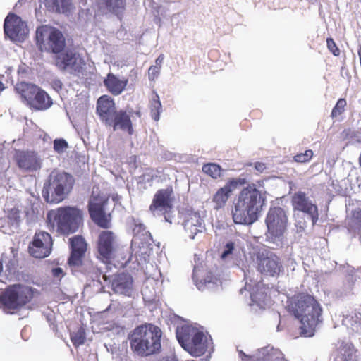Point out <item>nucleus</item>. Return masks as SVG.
I'll return each mask as SVG.
<instances>
[{
    "mask_svg": "<svg viewBox=\"0 0 361 361\" xmlns=\"http://www.w3.org/2000/svg\"><path fill=\"white\" fill-rule=\"evenodd\" d=\"M265 195V192L258 190L254 184L243 188L232 209L233 221L246 225L255 222L259 219L266 201Z\"/></svg>",
    "mask_w": 361,
    "mask_h": 361,
    "instance_id": "nucleus-1",
    "label": "nucleus"
},
{
    "mask_svg": "<svg viewBox=\"0 0 361 361\" xmlns=\"http://www.w3.org/2000/svg\"><path fill=\"white\" fill-rule=\"evenodd\" d=\"M288 309L300 322L301 334L305 337L314 336L322 321V310L318 302L308 294H298L288 302Z\"/></svg>",
    "mask_w": 361,
    "mask_h": 361,
    "instance_id": "nucleus-2",
    "label": "nucleus"
},
{
    "mask_svg": "<svg viewBox=\"0 0 361 361\" xmlns=\"http://www.w3.org/2000/svg\"><path fill=\"white\" fill-rule=\"evenodd\" d=\"M162 331L152 324L140 325L133 330L129 336L130 348L140 356H148L160 351Z\"/></svg>",
    "mask_w": 361,
    "mask_h": 361,
    "instance_id": "nucleus-3",
    "label": "nucleus"
},
{
    "mask_svg": "<svg viewBox=\"0 0 361 361\" xmlns=\"http://www.w3.org/2000/svg\"><path fill=\"white\" fill-rule=\"evenodd\" d=\"M176 338L183 348L195 357L204 354L212 345L210 336L202 327L188 322L177 326Z\"/></svg>",
    "mask_w": 361,
    "mask_h": 361,
    "instance_id": "nucleus-4",
    "label": "nucleus"
},
{
    "mask_svg": "<svg viewBox=\"0 0 361 361\" xmlns=\"http://www.w3.org/2000/svg\"><path fill=\"white\" fill-rule=\"evenodd\" d=\"M48 226L60 234L68 235L78 231L82 212L74 207H61L49 211L47 214Z\"/></svg>",
    "mask_w": 361,
    "mask_h": 361,
    "instance_id": "nucleus-5",
    "label": "nucleus"
},
{
    "mask_svg": "<svg viewBox=\"0 0 361 361\" xmlns=\"http://www.w3.org/2000/svg\"><path fill=\"white\" fill-rule=\"evenodd\" d=\"M73 183L74 179L68 173L52 171L42 190V197L49 203H59L70 192Z\"/></svg>",
    "mask_w": 361,
    "mask_h": 361,
    "instance_id": "nucleus-6",
    "label": "nucleus"
},
{
    "mask_svg": "<svg viewBox=\"0 0 361 361\" xmlns=\"http://www.w3.org/2000/svg\"><path fill=\"white\" fill-rule=\"evenodd\" d=\"M32 297L31 288L20 284L10 286L0 295V309L6 313L12 314L28 303Z\"/></svg>",
    "mask_w": 361,
    "mask_h": 361,
    "instance_id": "nucleus-7",
    "label": "nucleus"
},
{
    "mask_svg": "<svg viewBox=\"0 0 361 361\" xmlns=\"http://www.w3.org/2000/svg\"><path fill=\"white\" fill-rule=\"evenodd\" d=\"M37 45L42 51L59 54L65 47V38L61 31L47 25L36 30Z\"/></svg>",
    "mask_w": 361,
    "mask_h": 361,
    "instance_id": "nucleus-8",
    "label": "nucleus"
},
{
    "mask_svg": "<svg viewBox=\"0 0 361 361\" xmlns=\"http://www.w3.org/2000/svg\"><path fill=\"white\" fill-rule=\"evenodd\" d=\"M287 224L288 217L282 208H270L266 218L268 230L267 236L276 245L281 243Z\"/></svg>",
    "mask_w": 361,
    "mask_h": 361,
    "instance_id": "nucleus-9",
    "label": "nucleus"
},
{
    "mask_svg": "<svg viewBox=\"0 0 361 361\" xmlns=\"http://www.w3.org/2000/svg\"><path fill=\"white\" fill-rule=\"evenodd\" d=\"M107 202L108 196L102 192L98 187H94L88 203V210L92 221L102 228H107L110 221L105 212Z\"/></svg>",
    "mask_w": 361,
    "mask_h": 361,
    "instance_id": "nucleus-10",
    "label": "nucleus"
},
{
    "mask_svg": "<svg viewBox=\"0 0 361 361\" xmlns=\"http://www.w3.org/2000/svg\"><path fill=\"white\" fill-rule=\"evenodd\" d=\"M244 279L245 285L243 289H240V293L243 294L247 292L250 295L252 303L257 304L261 308H265L268 305V298L267 293L261 281H258L259 274H257V279H254V271L250 269H243Z\"/></svg>",
    "mask_w": 361,
    "mask_h": 361,
    "instance_id": "nucleus-11",
    "label": "nucleus"
},
{
    "mask_svg": "<svg viewBox=\"0 0 361 361\" xmlns=\"http://www.w3.org/2000/svg\"><path fill=\"white\" fill-rule=\"evenodd\" d=\"M257 263L258 271L269 276L278 275L282 269L279 258L274 253L267 250L257 253Z\"/></svg>",
    "mask_w": 361,
    "mask_h": 361,
    "instance_id": "nucleus-12",
    "label": "nucleus"
},
{
    "mask_svg": "<svg viewBox=\"0 0 361 361\" xmlns=\"http://www.w3.org/2000/svg\"><path fill=\"white\" fill-rule=\"evenodd\" d=\"M56 65L71 73L80 72L85 65L84 60L71 49L61 51L56 58Z\"/></svg>",
    "mask_w": 361,
    "mask_h": 361,
    "instance_id": "nucleus-13",
    "label": "nucleus"
},
{
    "mask_svg": "<svg viewBox=\"0 0 361 361\" xmlns=\"http://www.w3.org/2000/svg\"><path fill=\"white\" fill-rule=\"evenodd\" d=\"M4 32L13 41H23L28 30L25 22L15 14H8L4 20Z\"/></svg>",
    "mask_w": 361,
    "mask_h": 361,
    "instance_id": "nucleus-14",
    "label": "nucleus"
},
{
    "mask_svg": "<svg viewBox=\"0 0 361 361\" xmlns=\"http://www.w3.org/2000/svg\"><path fill=\"white\" fill-rule=\"evenodd\" d=\"M97 250L99 258L107 263L114 256L116 250V237L109 231H102L98 238Z\"/></svg>",
    "mask_w": 361,
    "mask_h": 361,
    "instance_id": "nucleus-15",
    "label": "nucleus"
},
{
    "mask_svg": "<svg viewBox=\"0 0 361 361\" xmlns=\"http://www.w3.org/2000/svg\"><path fill=\"white\" fill-rule=\"evenodd\" d=\"M51 246V235L47 232L40 231L35 233L29 246V252L35 258H44L50 254Z\"/></svg>",
    "mask_w": 361,
    "mask_h": 361,
    "instance_id": "nucleus-16",
    "label": "nucleus"
},
{
    "mask_svg": "<svg viewBox=\"0 0 361 361\" xmlns=\"http://www.w3.org/2000/svg\"><path fill=\"white\" fill-rule=\"evenodd\" d=\"M17 252L14 248L0 255V281L6 283L5 280H11L14 277L17 270Z\"/></svg>",
    "mask_w": 361,
    "mask_h": 361,
    "instance_id": "nucleus-17",
    "label": "nucleus"
},
{
    "mask_svg": "<svg viewBox=\"0 0 361 361\" xmlns=\"http://www.w3.org/2000/svg\"><path fill=\"white\" fill-rule=\"evenodd\" d=\"M244 184V179L232 178L228 180L226 183L216 190L212 197V202L214 203V209L219 210L224 208L228 199L233 194V192L238 185Z\"/></svg>",
    "mask_w": 361,
    "mask_h": 361,
    "instance_id": "nucleus-18",
    "label": "nucleus"
},
{
    "mask_svg": "<svg viewBox=\"0 0 361 361\" xmlns=\"http://www.w3.org/2000/svg\"><path fill=\"white\" fill-rule=\"evenodd\" d=\"M144 231L145 227L142 224L136 226L133 229L135 235L132 240L131 248L136 258L138 256L149 255L150 252V243H149V234L147 231L140 234V231ZM143 258L145 259V257H143Z\"/></svg>",
    "mask_w": 361,
    "mask_h": 361,
    "instance_id": "nucleus-19",
    "label": "nucleus"
},
{
    "mask_svg": "<svg viewBox=\"0 0 361 361\" xmlns=\"http://www.w3.org/2000/svg\"><path fill=\"white\" fill-rule=\"evenodd\" d=\"M292 204L295 210L307 214L312 219L313 225L316 224L318 220L317 207L306 197L303 192L299 191L293 195Z\"/></svg>",
    "mask_w": 361,
    "mask_h": 361,
    "instance_id": "nucleus-20",
    "label": "nucleus"
},
{
    "mask_svg": "<svg viewBox=\"0 0 361 361\" xmlns=\"http://www.w3.org/2000/svg\"><path fill=\"white\" fill-rule=\"evenodd\" d=\"M193 281L200 290L213 288L220 283L219 278L202 267L196 266L193 270Z\"/></svg>",
    "mask_w": 361,
    "mask_h": 361,
    "instance_id": "nucleus-21",
    "label": "nucleus"
},
{
    "mask_svg": "<svg viewBox=\"0 0 361 361\" xmlns=\"http://www.w3.org/2000/svg\"><path fill=\"white\" fill-rule=\"evenodd\" d=\"M171 188L159 190L154 195L150 210L154 215L165 214L171 209Z\"/></svg>",
    "mask_w": 361,
    "mask_h": 361,
    "instance_id": "nucleus-22",
    "label": "nucleus"
},
{
    "mask_svg": "<svg viewBox=\"0 0 361 361\" xmlns=\"http://www.w3.org/2000/svg\"><path fill=\"white\" fill-rule=\"evenodd\" d=\"M238 355L241 361H273L282 358L281 351L270 345L258 349L252 356L246 355L242 350H238Z\"/></svg>",
    "mask_w": 361,
    "mask_h": 361,
    "instance_id": "nucleus-23",
    "label": "nucleus"
},
{
    "mask_svg": "<svg viewBox=\"0 0 361 361\" xmlns=\"http://www.w3.org/2000/svg\"><path fill=\"white\" fill-rule=\"evenodd\" d=\"M183 225L185 235L192 240L204 230V220L198 212L188 213Z\"/></svg>",
    "mask_w": 361,
    "mask_h": 361,
    "instance_id": "nucleus-24",
    "label": "nucleus"
},
{
    "mask_svg": "<svg viewBox=\"0 0 361 361\" xmlns=\"http://www.w3.org/2000/svg\"><path fill=\"white\" fill-rule=\"evenodd\" d=\"M111 288L117 294L131 296L133 293L132 276L126 273H121L114 276L111 281Z\"/></svg>",
    "mask_w": 361,
    "mask_h": 361,
    "instance_id": "nucleus-25",
    "label": "nucleus"
},
{
    "mask_svg": "<svg viewBox=\"0 0 361 361\" xmlns=\"http://www.w3.org/2000/svg\"><path fill=\"white\" fill-rule=\"evenodd\" d=\"M16 160L19 167L27 171H36L42 166V160L33 152H18Z\"/></svg>",
    "mask_w": 361,
    "mask_h": 361,
    "instance_id": "nucleus-26",
    "label": "nucleus"
},
{
    "mask_svg": "<svg viewBox=\"0 0 361 361\" xmlns=\"http://www.w3.org/2000/svg\"><path fill=\"white\" fill-rule=\"evenodd\" d=\"M245 254V240L239 237L228 240L223 248L221 257L224 260L238 259Z\"/></svg>",
    "mask_w": 361,
    "mask_h": 361,
    "instance_id": "nucleus-27",
    "label": "nucleus"
},
{
    "mask_svg": "<svg viewBox=\"0 0 361 361\" xmlns=\"http://www.w3.org/2000/svg\"><path fill=\"white\" fill-rule=\"evenodd\" d=\"M71 246V255L68 259V264L71 267H78L81 264V258L87 249V243L80 235H76L70 239Z\"/></svg>",
    "mask_w": 361,
    "mask_h": 361,
    "instance_id": "nucleus-28",
    "label": "nucleus"
},
{
    "mask_svg": "<svg viewBox=\"0 0 361 361\" xmlns=\"http://www.w3.org/2000/svg\"><path fill=\"white\" fill-rule=\"evenodd\" d=\"M97 111L107 125H111L112 116L116 113L113 99L107 95L100 97L97 100Z\"/></svg>",
    "mask_w": 361,
    "mask_h": 361,
    "instance_id": "nucleus-29",
    "label": "nucleus"
},
{
    "mask_svg": "<svg viewBox=\"0 0 361 361\" xmlns=\"http://www.w3.org/2000/svg\"><path fill=\"white\" fill-rule=\"evenodd\" d=\"M50 12L68 15L74 8L71 0H39Z\"/></svg>",
    "mask_w": 361,
    "mask_h": 361,
    "instance_id": "nucleus-30",
    "label": "nucleus"
},
{
    "mask_svg": "<svg viewBox=\"0 0 361 361\" xmlns=\"http://www.w3.org/2000/svg\"><path fill=\"white\" fill-rule=\"evenodd\" d=\"M52 104V99L49 95L38 87L28 106L38 111H44L50 108Z\"/></svg>",
    "mask_w": 361,
    "mask_h": 361,
    "instance_id": "nucleus-31",
    "label": "nucleus"
},
{
    "mask_svg": "<svg viewBox=\"0 0 361 361\" xmlns=\"http://www.w3.org/2000/svg\"><path fill=\"white\" fill-rule=\"evenodd\" d=\"M104 84L108 91L114 95H119L125 90L128 80L126 78H119L116 75L109 73L104 80Z\"/></svg>",
    "mask_w": 361,
    "mask_h": 361,
    "instance_id": "nucleus-32",
    "label": "nucleus"
},
{
    "mask_svg": "<svg viewBox=\"0 0 361 361\" xmlns=\"http://www.w3.org/2000/svg\"><path fill=\"white\" fill-rule=\"evenodd\" d=\"M113 117V122L111 126H113L114 130H121L128 132L130 135L133 134L132 123L129 115L123 111L116 112Z\"/></svg>",
    "mask_w": 361,
    "mask_h": 361,
    "instance_id": "nucleus-33",
    "label": "nucleus"
},
{
    "mask_svg": "<svg viewBox=\"0 0 361 361\" xmlns=\"http://www.w3.org/2000/svg\"><path fill=\"white\" fill-rule=\"evenodd\" d=\"M38 86L25 82H18L15 86V91L23 102L28 105L37 91Z\"/></svg>",
    "mask_w": 361,
    "mask_h": 361,
    "instance_id": "nucleus-34",
    "label": "nucleus"
},
{
    "mask_svg": "<svg viewBox=\"0 0 361 361\" xmlns=\"http://www.w3.org/2000/svg\"><path fill=\"white\" fill-rule=\"evenodd\" d=\"M334 361H356L352 344L343 343L337 350Z\"/></svg>",
    "mask_w": 361,
    "mask_h": 361,
    "instance_id": "nucleus-35",
    "label": "nucleus"
},
{
    "mask_svg": "<svg viewBox=\"0 0 361 361\" xmlns=\"http://www.w3.org/2000/svg\"><path fill=\"white\" fill-rule=\"evenodd\" d=\"M8 224L11 225L10 231L5 228L4 225L3 224V219H0V226L1 228V231L4 233H14L17 231L20 222V213L17 209H11L10 213L7 216Z\"/></svg>",
    "mask_w": 361,
    "mask_h": 361,
    "instance_id": "nucleus-36",
    "label": "nucleus"
},
{
    "mask_svg": "<svg viewBox=\"0 0 361 361\" xmlns=\"http://www.w3.org/2000/svg\"><path fill=\"white\" fill-rule=\"evenodd\" d=\"M39 201L37 197H33V200H30L29 205L26 207L25 213L30 220H34L39 214Z\"/></svg>",
    "mask_w": 361,
    "mask_h": 361,
    "instance_id": "nucleus-37",
    "label": "nucleus"
},
{
    "mask_svg": "<svg viewBox=\"0 0 361 361\" xmlns=\"http://www.w3.org/2000/svg\"><path fill=\"white\" fill-rule=\"evenodd\" d=\"M161 109V104L159 96L154 94L151 101V114L152 118L157 121L159 120L160 112Z\"/></svg>",
    "mask_w": 361,
    "mask_h": 361,
    "instance_id": "nucleus-38",
    "label": "nucleus"
},
{
    "mask_svg": "<svg viewBox=\"0 0 361 361\" xmlns=\"http://www.w3.org/2000/svg\"><path fill=\"white\" fill-rule=\"evenodd\" d=\"M202 171L213 178H217L221 175L220 166L213 163L204 165Z\"/></svg>",
    "mask_w": 361,
    "mask_h": 361,
    "instance_id": "nucleus-39",
    "label": "nucleus"
},
{
    "mask_svg": "<svg viewBox=\"0 0 361 361\" xmlns=\"http://www.w3.org/2000/svg\"><path fill=\"white\" fill-rule=\"evenodd\" d=\"M349 224L352 228L357 229L361 232V208H357L353 212V216Z\"/></svg>",
    "mask_w": 361,
    "mask_h": 361,
    "instance_id": "nucleus-40",
    "label": "nucleus"
},
{
    "mask_svg": "<svg viewBox=\"0 0 361 361\" xmlns=\"http://www.w3.org/2000/svg\"><path fill=\"white\" fill-rule=\"evenodd\" d=\"M71 341L75 346L82 345L85 341V334L82 329L73 333L71 336Z\"/></svg>",
    "mask_w": 361,
    "mask_h": 361,
    "instance_id": "nucleus-41",
    "label": "nucleus"
},
{
    "mask_svg": "<svg viewBox=\"0 0 361 361\" xmlns=\"http://www.w3.org/2000/svg\"><path fill=\"white\" fill-rule=\"evenodd\" d=\"M54 149L58 154H63L68 148V144L64 139H55L54 140Z\"/></svg>",
    "mask_w": 361,
    "mask_h": 361,
    "instance_id": "nucleus-42",
    "label": "nucleus"
},
{
    "mask_svg": "<svg viewBox=\"0 0 361 361\" xmlns=\"http://www.w3.org/2000/svg\"><path fill=\"white\" fill-rule=\"evenodd\" d=\"M106 6L112 11L117 12L123 8L125 5L124 0H104Z\"/></svg>",
    "mask_w": 361,
    "mask_h": 361,
    "instance_id": "nucleus-43",
    "label": "nucleus"
},
{
    "mask_svg": "<svg viewBox=\"0 0 361 361\" xmlns=\"http://www.w3.org/2000/svg\"><path fill=\"white\" fill-rule=\"evenodd\" d=\"M346 104L347 102L345 99H339L332 110L331 116L333 118H336L337 116H340L344 111Z\"/></svg>",
    "mask_w": 361,
    "mask_h": 361,
    "instance_id": "nucleus-44",
    "label": "nucleus"
},
{
    "mask_svg": "<svg viewBox=\"0 0 361 361\" xmlns=\"http://www.w3.org/2000/svg\"><path fill=\"white\" fill-rule=\"evenodd\" d=\"M313 156V152L310 149L306 150L304 153H300L294 157L297 162L304 163L311 159Z\"/></svg>",
    "mask_w": 361,
    "mask_h": 361,
    "instance_id": "nucleus-45",
    "label": "nucleus"
},
{
    "mask_svg": "<svg viewBox=\"0 0 361 361\" xmlns=\"http://www.w3.org/2000/svg\"><path fill=\"white\" fill-rule=\"evenodd\" d=\"M160 69L157 66H150L148 71L149 79L150 80H155L159 74Z\"/></svg>",
    "mask_w": 361,
    "mask_h": 361,
    "instance_id": "nucleus-46",
    "label": "nucleus"
},
{
    "mask_svg": "<svg viewBox=\"0 0 361 361\" xmlns=\"http://www.w3.org/2000/svg\"><path fill=\"white\" fill-rule=\"evenodd\" d=\"M328 49L335 56L339 55V49L336 47V45L332 39H327L326 40Z\"/></svg>",
    "mask_w": 361,
    "mask_h": 361,
    "instance_id": "nucleus-47",
    "label": "nucleus"
},
{
    "mask_svg": "<svg viewBox=\"0 0 361 361\" xmlns=\"http://www.w3.org/2000/svg\"><path fill=\"white\" fill-rule=\"evenodd\" d=\"M142 294L145 299L151 300L153 299L155 295V291H151L148 290V286L147 285H146V286L144 287L143 289L142 290Z\"/></svg>",
    "mask_w": 361,
    "mask_h": 361,
    "instance_id": "nucleus-48",
    "label": "nucleus"
},
{
    "mask_svg": "<svg viewBox=\"0 0 361 361\" xmlns=\"http://www.w3.org/2000/svg\"><path fill=\"white\" fill-rule=\"evenodd\" d=\"M53 276L60 281L64 276L63 271L60 267L54 268L51 271Z\"/></svg>",
    "mask_w": 361,
    "mask_h": 361,
    "instance_id": "nucleus-49",
    "label": "nucleus"
},
{
    "mask_svg": "<svg viewBox=\"0 0 361 361\" xmlns=\"http://www.w3.org/2000/svg\"><path fill=\"white\" fill-rule=\"evenodd\" d=\"M254 168L257 171L262 173L267 169V166L265 164L262 162H255L254 164Z\"/></svg>",
    "mask_w": 361,
    "mask_h": 361,
    "instance_id": "nucleus-50",
    "label": "nucleus"
},
{
    "mask_svg": "<svg viewBox=\"0 0 361 361\" xmlns=\"http://www.w3.org/2000/svg\"><path fill=\"white\" fill-rule=\"evenodd\" d=\"M164 60V54H160L157 57V59L155 60V63H156L155 66H157L158 67H159V68H161Z\"/></svg>",
    "mask_w": 361,
    "mask_h": 361,
    "instance_id": "nucleus-51",
    "label": "nucleus"
},
{
    "mask_svg": "<svg viewBox=\"0 0 361 361\" xmlns=\"http://www.w3.org/2000/svg\"><path fill=\"white\" fill-rule=\"evenodd\" d=\"M52 86L56 90H61L62 87V82L59 80H54L52 82Z\"/></svg>",
    "mask_w": 361,
    "mask_h": 361,
    "instance_id": "nucleus-52",
    "label": "nucleus"
},
{
    "mask_svg": "<svg viewBox=\"0 0 361 361\" xmlns=\"http://www.w3.org/2000/svg\"><path fill=\"white\" fill-rule=\"evenodd\" d=\"M295 226L298 228V231H302L304 230L305 227V222L301 221H296Z\"/></svg>",
    "mask_w": 361,
    "mask_h": 361,
    "instance_id": "nucleus-53",
    "label": "nucleus"
},
{
    "mask_svg": "<svg viewBox=\"0 0 361 361\" xmlns=\"http://www.w3.org/2000/svg\"><path fill=\"white\" fill-rule=\"evenodd\" d=\"M348 272L349 274L353 276V274L355 272V269L353 268H349L348 269Z\"/></svg>",
    "mask_w": 361,
    "mask_h": 361,
    "instance_id": "nucleus-54",
    "label": "nucleus"
},
{
    "mask_svg": "<svg viewBox=\"0 0 361 361\" xmlns=\"http://www.w3.org/2000/svg\"><path fill=\"white\" fill-rule=\"evenodd\" d=\"M5 89L4 85L0 82V93Z\"/></svg>",
    "mask_w": 361,
    "mask_h": 361,
    "instance_id": "nucleus-55",
    "label": "nucleus"
},
{
    "mask_svg": "<svg viewBox=\"0 0 361 361\" xmlns=\"http://www.w3.org/2000/svg\"><path fill=\"white\" fill-rule=\"evenodd\" d=\"M165 220L166 221H169V222L171 223V221L169 220V218L167 216H166V215H165Z\"/></svg>",
    "mask_w": 361,
    "mask_h": 361,
    "instance_id": "nucleus-56",
    "label": "nucleus"
},
{
    "mask_svg": "<svg viewBox=\"0 0 361 361\" xmlns=\"http://www.w3.org/2000/svg\"><path fill=\"white\" fill-rule=\"evenodd\" d=\"M357 272L361 274V268L357 271Z\"/></svg>",
    "mask_w": 361,
    "mask_h": 361,
    "instance_id": "nucleus-57",
    "label": "nucleus"
}]
</instances>
